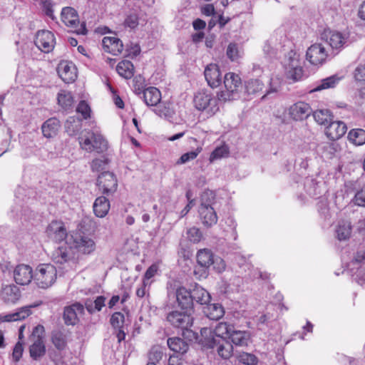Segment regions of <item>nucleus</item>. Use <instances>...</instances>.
Wrapping results in <instances>:
<instances>
[{
  "instance_id": "nucleus-29",
  "label": "nucleus",
  "mask_w": 365,
  "mask_h": 365,
  "mask_svg": "<svg viewBox=\"0 0 365 365\" xmlns=\"http://www.w3.org/2000/svg\"><path fill=\"white\" fill-rule=\"evenodd\" d=\"M203 312L207 317L212 320H218L222 318L225 314L223 307L218 303H207L206 307H204Z\"/></svg>"
},
{
  "instance_id": "nucleus-54",
  "label": "nucleus",
  "mask_w": 365,
  "mask_h": 365,
  "mask_svg": "<svg viewBox=\"0 0 365 365\" xmlns=\"http://www.w3.org/2000/svg\"><path fill=\"white\" fill-rule=\"evenodd\" d=\"M238 359L241 363L247 365H255L257 362V359L255 355L246 352L241 354Z\"/></svg>"
},
{
  "instance_id": "nucleus-16",
  "label": "nucleus",
  "mask_w": 365,
  "mask_h": 365,
  "mask_svg": "<svg viewBox=\"0 0 365 365\" xmlns=\"http://www.w3.org/2000/svg\"><path fill=\"white\" fill-rule=\"evenodd\" d=\"M41 303H34L18 309L15 312L0 314V322H13L23 320L29 317L31 309L37 307Z\"/></svg>"
},
{
  "instance_id": "nucleus-27",
  "label": "nucleus",
  "mask_w": 365,
  "mask_h": 365,
  "mask_svg": "<svg viewBox=\"0 0 365 365\" xmlns=\"http://www.w3.org/2000/svg\"><path fill=\"white\" fill-rule=\"evenodd\" d=\"M60 122L56 118H51L44 122L41 126L42 133L47 138H53L58 133Z\"/></svg>"
},
{
  "instance_id": "nucleus-22",
  "label": "nucleus",
  "mask_w": 365,
  "mask_h": 365,
  "mask_svg": "<svg viewBox=\"0 0 365 365\" xmlns=\"http://www.w3.org/2000/svg\"><path fill=\"white\" fill-rule=\"evenodd\" d=\"M83 306L80 303H75L64 309L63 319L68 325H74L78 321V317L83 313Z\"/></svg>"
},
{
  "instance_id": "nucleus-49",
  "label": "nucleus",
  "mask_w": 365,
  "mask_h": 365,
  "mask_svg": "<svg viewBox=\"0 0 365 365\" xmlns=\"http://www.w3.org/2000/svg\"><path fill=\"white\" fill-rule=\"evenodd\" d=\"M202 148L197 147L195 150L185 153L181 155L177 162V164H185L190 160L195 159L201 153Z\"/></svg>"
},
{
  "instance_id": "nucleus-43",
  "label": "nucleus",
  "mask_w": 365,
  "mask_h": 365,
  "mask_svg": "<svg viewBox=\"0 0 365 365\" xmlns=\"http://www.w3.org/2000/svg\"><path fill=\"white\" fill-rule=\"evenodd\" d=\"M264 83L259 79H250L245 83V89L248 94H256L262 91Z\"/></svg>"
},
{
  "instance_id": "nucleus-2",
  "label": "nucleus",
  "mask_w": 365,
  "mask_h": 365,
  "mask_svg": "<svg viewBox=\"0 0 365 365\" xmlns=\"http://www.w3.org/2000/svg\"><path fill=\"white\" fill-rule=\"evenodd\" d=\"M44 333L43 326L39 324L34 328L29 336V354L35 361L40 360L46 354Z\"/></svg>"
},
{
  "instance_id": "nucleus-47",
  "label": "nucleus",
  "mask_w": 365,
  "mask_h": 365,
  "mask_svg": "<svg viewBox=\"0 0 365 365\" xmlns=\"http://www.w3.org/2000/svg\"><path fill=\"white\" fill-rule=\"evenodd\" d=\"M52 343L55 347L59 350H63L66 346V335L61 331H55L52 334Z\"/></svg>"
},
{
  "instance_id": "nucleus-42",
  "label": "nucleus",
  "mask_w": 365,
  "mask_h": 365,
  "mask_svg": "<svg viewBox=\"0 0 365 365\" xmlns=\"http://www.w3.org/2000/svg\"><path fill=\"white\" fill-rule=\"evenodd\" d=\"M106 297L103 296L98 297L94 301L91 299L86 300L85 302L86 308L91 314L95 312H99L105 306Z\"/></svg>"
},
{
  "instance_id": "nucleus-57",
  "label": "nucleus",
  "mask_w": 365,
  "mask_h": 365,
  "mask_svg": "<svg viewBox=\"0 0 365 365\" xmlns=\"http://www.w3.org/2000/svg\"><path fill=\"white\" fill-rule=\"evenodd\" d=\"M324 7L328 11L337 12L341 9V0H326Z\"/></svg>"
},
{
  "instance_id": "nucleus-24",
  "label": "nucleus",
  "mask_w": 365,
  "mask_h": 365,
  "mask_svg": "<svg viewBox=\"0 0 365 365\" xmlns=\"http://www.w3.org/2000/svg\"><path fill=\"white\" fill-rule=\"evenodd\" d=\"M347 127L342 121L331 122L325 129V134L331 140L341 138L346 132Z\"/></svg>"
},
{
  "instance_id": "nucleus-31",
  "label": "nucleus",
  "mask_w": 365,
  "mask_h": 365,
  "mask_svg": "<svg viewBox=\"0 0 365 365\" xmlns=\"http://www.w3.org/2000/svg\"><path fill=\"white\" fill-rule=\"evenodd\" d=\"M214 255L209 249H201L196 255L197 262L201 267L207 269L213 263Z\"/></svg>"
},
{
  "instance_id": "nucleus-41",
  "label": "nucleus",
  "mask_w": 365,
  "mask_h": 365,
  "mask_svg": "<svg viewBox=\"0 0 365 365\" xmlns=\"http://www.w3.org/2000/svg\"><path fill=\"white\" fill-rule=\"evenodd\" d=\"M70 250L67 247H60L53 253V259L56 263L63 264L68 262L71 257Z\"/></svg>"
},
{
  "instance_id": "nucleus-17",
  "label": "nucleus",
  "mask_w": 365,
  "mask_h": 365,
  "mask_svg": "<svg viewBox=\"0 0 365 365\" xmlns=\"http://www.w3.org/2000/svg\"><path fill=\"white\" fill-rule=\"evenodd\" d=\"M13 277L16 284L20 285L29 284L31 279H34L32 268L27 264L17 265L13 272Z\"/></svg>"
},
{
  "instance_id": "nucleus-4",
  "label": "nucleus",
  "mask_w": 365,
  "mask_h": 365,
  "mask_svg": "<svg viewBox=\"0 0 365 365\" xmlns=\"http://www.w3.org/2000/svg\"><path fill=\"white\" fill-rule=\"evenodd\" d=\"M57 279V270L51 264H39L34 272V282L41 289L51 287Z\"/></svg>"
},
{
  "instance_id": "nucleus-44",
  "label": "nucleus",
  "mask_w": 365,
  "mask_h": 365,
  "mask_svg": "<svg viewBox=\"0 0 365 365\" xmlns=\"http://www.w3.org/2000/svg\"><path fill=\"white\" fill-rule=\"evenodd\" d=\"M58 102L63 108L68 109L73 105V96L68 91H61L58 94Z\"/></svg>"
},
{
  "instance_id": "nucleus-45",
  "label": "nucleus",
  "mask_w": 365,
  "mask_h": 365,
  "mask_svg": "<svg viewBox=\"0 0 365 365\" xmlns=\"http://www.w3.org/2000/svg\"><path fill=\"white\" fill-rule=\"evenodd\" d=\"M229 153V148L226 145L218 146L211 153L209 161L212 163L217 160L227 157Z\"/></svg>"
},
{
  "instance_id": "nucleus-33",
  "label": "nucleus",
  "mask_w": 365,
  "mask_h": 365,
  "mask_svg": "<svg viewBox=\"0 0 365 365\" xmlns=\"http://www.w3.org/2000/svg\"><path fill=\"white\" fill-rule=\"evenodd\" d=\"M118 73L125 79H130L134 75L133 64L128 60H123L116 66Z\"/></svg>"
},
{
  "instance_id": "nucleus-50",
  "label": "nucleus",
  "mask_w": 365,
  "mask_h": 365,
  "mask_svg": "<svg viewBox=\"0 0 365 365\" xmlns=\"http://www.w3.org/2000/svg\"><path fill=\"white\" fill-rule=\"evenodd\" d=\"M140 24L138 15L135 12L128 14L124 20V26L135 29Z\"/></svg>"
},
{
  "instance_id": "nucleus-61",
  "label": "nucleus",
  "mask_w": 365,
  "mask_h": 365,
  "mask_svg": "<svg viewBox=\"0 0 365 365\" xmlns=\"http://www.w3.org/2000/svg\"><path fill=\"white\" fill-rule=\"evenodd\" d=\"M158 271V266L155 264H152L150 266L143 277V281L145 282H153V281H150V279L153 277Z\"/></svg>"
},
{
  "instance_id": "nucleus-55",
  "label": "nucleus",
  "mask_w": 365,
  "mask_h": 365,
  "mask_svg": "<svg viewBox=\"0 0 365 365\" xmlns=\"http://www.w3.org/2000/svg\"><path fill=\"white\" fill-rule=\"evenodd\" d=\"M187 235L188 239L194 243L199 242L202 239V233L200 230L195 227L190 228L187 231Z\"/></svg>"
},
{
  "instance_id": "nucleus-36",
  "label": "nucleus",
  "mask_w": 365,
  "mask_h": 365,
  "mask_svg": "<svg viewBox=\"0 0 365 365\" xmlns=\"http://www.w3.org/2000/svg\"><path fill=\"white\" fill-rule=\"evenodd\" d=\"M217 338L215 337L214 331L208 327L202 328L199 335V344L210 347L215 343Z\"/></svg>"
},
{
  "instance_id": "nucleus-7",
  "label": "nucleus",
  "mask_w": 365,
  "mask_h": 365,
  "mask_svg": "<svg viewBox=\"0 0 365 365\" xmlns=\"http://www.w3.org/2000/svg\"><path fill=\"white\" fill-rule=\"evenodd\" d=\"M321 40L329 46L331 55L338 53L346 44L348 36L336 31H325Z\"/></svg>"
},
{
  "instance_id": "nucleus-48",
  "label": "nucleus",
  "mask_w": 365,
  "mask_h": 365,
  "mask_svg": "<svg viewBox=\"0 0 365 365\" xmlns=\"http://www.w3.org/2000/svg\"><path fill=\"white\" fill-rule=\"evenodd\" d=\"M314 120L320 125H326L331 120V115L328 110H317L314 112Z\"/></svg>"
},
{
  "instance_id": "nucleus-59",
  "label": "nucleus",
  "mask_w": 365,
  "mask_h": 365,
  "mask_svg": "<svg viewBox=\"0 0 365 365\" xmlns=\"http://www.w3.org/2000/svg\"><path fill=\"white\" fill-rule=\"evenodd\" d=\"M24 352L23 342L19 341L14 346L12 353V357L15 362L20 360Z\"/></svg>"
},
{
  "instance_id": "nucleus-37",
  "label": "nucleus",
  "mask_w": 365,
  "mask_h": 365,
  "mask_svg": "<svg viewBox=\"0 0 365 365\" xmlns=\"http://www.w3.org/2000/svg\"><path fill=\"white\" fill-rule=\"evenodd\" d=\"M168 346L175 353L184 354L188 349L187 344L178 337L169 338L168 339Z\"/></svg>"
},
{
  "instance_id": "nucleus-12",
  "label": "nucleus",
  "mask_w": 365,
  "mask_h": 365,
  "mask_svg": "<svg viewBox=\"0 0 365 365\" xmlns=\"http://www.w3.org/2000/svg\"><path fill=\"white\" fill-rule=\"evenodd\" d=\"M192 312L187 310L184 312L173 311L168 314L167 319L173 326L182 329L190 327L193 322Z\"/></svg>"
},
{
  "instance_id": "nucleus-32",
  "label": "nucleus",
  "mask_w": 365,
  "mask_h": 365,
  "mask_svg": "<svg viewBox=\"0 0 365 365\" xmlns=\"http://www.w3.org/2000/svg\"><path fill=\"white\" fill-rule=\"evenodd\" d=\"M143 99L147 106H156L161 99V93L158 88L149 87L143 91Z\"/></svg>"
},
{
  "instance_id": "nucleus-30",
  "label": "nucleus",
  "mask_w": 365,
  "mask_h": 365,
  "mask_svg": "<svg viewBox=\"0 0 365 365\" xmlns=\"http://www.w3.org/2000/svg\"><path fill=\"white\" fill-rule=\"evenodd\" d=\"M228 339H230L232 343L235 346H244L248 344L250 336L249 332L245 331L235 330L233 327Z\"/></svg>"
},
{
  "instance_id": "nucleus-5",
  "label": "nucleus",
  "mask_w": 365,
  "mask_h": 365,
  "mask_svg": "<svg viewBox=\"0 0 365 365\" xmlns=\"http://www.w3.org/2000/svg\"><path fill=\"white\" fill-rule=\"evenodd\" d=\"M211 197L214 199L212 192H205L201 197V204L199 207V215L202 224L207 227H212L217 222V215L212 206L210 201L207 200Z\"/></svg>"
},
{
  "instance_id": "nucleus-26",
  "label": "nucleus",
  "mask_w": 365,
  "mask_h": 365,
  "mask_svg": "<svg viewBox=\"0 0 365 365\" xmlns=\"http://www.w3.org/2000/svg\"><path fill=\"white\" fill-rule=\"evenodd\" d=\"M213 344L211 348L215 349L218 355L222 359H227L233 355V346L227 339H217L216 342Z\"/></svg>"
},
{
  "instance_id": "nucleus-11",
  "label": "nucleus",
  "mask_w": 365,
  "mask_h": 365,
  "mask_svg": "<svg viewBox=\"0 0 365 365\" xmlns=\"http://www.w3.org/2000/svg\"><path fill=\"white\" fill-rule=\"evenodd\" d=\"M331 55L330 51L326 48L322 43L312 45L307 51V59L313 65H322Z\"/></svg>"
},
{
  "instance_id": "nucleus-25",
  "label": "nucleus",
  "mask_w": 365,
  "mask_h": 365,
  "mask_svg": "<svg viewBox=\"0 0 365 365\" xmlns=\"http://www.w3.org/2000/svg\"><path fill=\"white\" fill-rule=\"evenodd\" d=\"M102 45L106 52L115 56L120 54L123 49L122 41L116 36L103 37L102 40Z\"/></svg>"
},
{
  "instance_id": "nucleus-8",
  "label": "nucleus",
  "mask_w": 365,
  "mask_h": 365,
  "mask_svg": "<svg viewBox=\"0 0 365 365\" xmlns=\"http://www.w3.org/2000/svg\"><path fill=\"white\" fill-rule=\"evenodd\" d=\"M224 85L226 91L219 92L217 98L219 101H230L232 98V96L238 93L242 87L241 78L235 73L229 72L225 76Z\"/></svg>"
},
{
  "instance_id": "nucleus-60",
  "label": "nucleus",
  "mask_w": 365,
  "mask_h": 365,
  "mask_svg": "<svg viewBox=\"0 0 365 365\" xmlns=\"http://www.w3.org/2000/svg\"><path fill=\"white\" fill-rule=\"evenodd\" d=\"M182 336L190 341H196L199 343V334L190 329L189 327L182 329Z\"/></svg>"
},
{
  "instance_id": "nucleus-19",
  "label": "nucleus",
  "mask_w": 365,
  "mask_h": 365,
  "mask_svg": "<svg viewBox=\"0 0 365 365\" xmlns=\"http://www.w3.org/2000/svg\"><path fill=\"white\" fill-rule=\"evenodd\" d=\"M288 113L292 120L299 121L307 118L310 115L312 108L308 103L299 101L289 108Z\"/></svg>"
},
{
  "instance_id": "nucleus-39",
  "label": "nucleus",
  "mask_w": 365,
  "mask_h": 365,
  "mask_svg": "<svg viewBox=\"0 0 365 365\" xmlns=\"http://www.w3.org/2000/svg\"><path fill=\"white\" fill-rule=\"evenodd\" d=\"M349 141L355 145L365 143V130L361 128L352 129L348 134Z\"/></svg>"
},
{
  "instance_id": "nucleus-38",
  "label": "nucleus",
  "mask_w": 365,
  "mask_h": 365,
  "mask_svg": "<svg viewBox=\"0 0 365 365\" xmlns=\"http://www.w3.org/2000/svg\"><path fill=\"white\" fill-rule=\"evenodd\" d=\"M233 326L226 322H220L215 327L214 331L215 337L217 339H227L232 331Z\"/></svg>"
},
{
  "instance_id": "nucleus-52",
  "label": "nucleus",
  "mask_w": 365,
  "mask_h": 365,
  "mask_svg": "<svg viewBox=\"0 0 365 365\" xmlns=\"http://www.w3.org/2000/svg\"><path fill=\"white\" fill-rule=\"evenodd\" d=\"M227 56L232 61L237 60L240 56L241 52L239 46L235 43H230L227 48Z\"/></svg>"
},
{
  "instance_id": "nucleus-13",
  "label": "nucleus",
  "mask_w": 365,
  "mask_h": 365,
  "mask_svg": "<svg viewBox=\"0 0 365 365\" xmlns=\"http://www.w3.org/2000/svg\"><path fill=\"white\" fill-rule=\"evenodd\" d=\"M46 233L47 237L56 242H61L68 237L67 229L62 221L53 220L46 227Z\"/></svg>"
},
{
  "instance_id": "nucleus-46",
  "label": "nucleus",
  "mask_w": 365,
  "mask_h": 365,
  "mask_svg": "<svg viewBox=\"0 0 365 365\" xmlns=\"http://www.w3.org/2000/svg\"><path fill=\"white\" fill-rule=\"evenodd\" d=\"M340 81V78L336 76H331L327 78L322 80L321 83L317 86L314 91H321L323 89H327L334 88Z\"/></svg>"
},
{
  "instance_id": "nucleus-63",
  "label": "nucleus",
  "mask_w": 365,
  "mask_h": 365,
  "mask_svg": "<svg viewBox=\"0 0 365 365\" xmlns=\"http://www.w3.org/2000/svg\"><path fill=\"white\" fill-rule=\"evenodd\" d=\"M354 201V203L359 206H365V188L356 192Z\"/></svg>"
},
{
  "instance_id": "nucleus-15",
  "label": "nucleus",
  "mask_w": 365,
  "mask_h": 365,
  "mask_svg": "<svg viewBox=\"0 0 365 365\" xmlns=\"http://www.w3.org/2000/svg\"><path fill=\"white\" fill-rule=\"evenodd\" d=\"M97 185L102 193L110 195L117 190V180L115 175L110 172L102 173L97 179Z\"/></svg>"
},
{
  "instance_id": "nucleus-40",
  "label": "nucleus",
  "mask_w": 365,
  "mask_h": 365,
  "mask_svg": "<svg viewBox=\"0 0 365 365\" xmlns=\"http://www.w3.org/2000/svg\"><path fill=\"white\" fill-rule=\"evenodd\" d=\"M81 128V120L75 116L69 117L65 123V129L69 135H76Z\"/></svg>"
},
{
  "instance_id": "nucleus-56",
  "label": "nucleus",
  "mask_w": 365,
  "mask_h": 365,
  "mask_svg": "<svg viewBox=\"0 0 365 365\" xmlns=\"http://www.w3.org/2000/svg\"><path fill=\"white\" fill-rule=\"evenodd\" d=\"M76 111L81 113L84 119H87L90 117L91 108L87 103L84 101H81L78 103Z\"/></svg>"
},
{
  "instance_id": "nucleus-62",
  "label": "nucleus",
  "mask_w": 365,
  "mask_h": 365,
  "mask_svg": "<svg viewBox=\"0 0 365 365\" xmlns=\"http://www.w3.org/2000/svg\"><path fill=\"white\" fill-rule=\"evenodd\" d=\"M107 164V160L106 159H95L92 161L91 163V169L93 171H100L104 169L106 165Z\"/></svg>"
},
{
  "instance_id": "nucleus-64",
  "label": "nucleus",
  "mask_w": 365,
  "mask_h": 365,
  "mask_svg": "<svg viewBox=\"0 0 365 365\" xmlns=\"http://www.w3.org/2000/svg\"><path fill=\"white\" fill-rule=\"evenodd\" d=\"M354 78L358 81H365V65H359L356 67Z\"/></svg>"
},
{
  "instance_id": "nucleus-14",
  "label": "nucleus",
  "mask_w": 365,
  "mask_h": 365,
  "mask_svg": "<svg viewBox=\"0 0 365 365\" xmlns=\"http://www.w3.org/2000/svg\"><path fill=\"white\" fill-rule=\"evenodd\" d=\"M34 43L39 50L44 53H49L53 49L56 41L52 32L42 30L37 32Z\"/></svg>"
},
{
  "instance_id": "nucleus-20",
  "label": "nucleus",
  "mask_w": 365,
  "mask_h": 365,
  "mask_svg": "<svg viewBox=\"0 0 365 365\" xmlns=\"http://www.w3.org/2000/svg\"><path fill=\"white\" fill-rule=\"evenodd\" d=\"M57 71L60 78L67 83L73 82L76 78V69L73 63L63 61L58 66Z\"/></svg>"
},
{
  "instance_id": "nucleus-58",
  "label": "nucleus",
  "mask_w": 365,
  "mask_h": 365,
  "mask_svg": "<svg viewBox=\"0 0 365 365\" xmlns=\"http://www.w3.org/2000/svg\"><path fill=\"white\" fill-rule=\"evenodd\" d=\"M212 265H213L214 269L218 273H222L226 269V264L220 257L214 256Z\"/></svg>"
},
{
  "instance_id": "nucleus-35",
  "label": "nucleus",
  "mask_w": 365,
  "mask_h": 365,
  "mask_svg": "<svg viewBox=\"0 0 365 365\" xmlns=\"http://www.w3.org/2000/svg\"><path fill=\"white\" fill-rule=\"evenodd\" d=\"M192 297L193 301L200 304H207L211 299L209 292L200 286H195L192 290Z\"/></svg>"
},
{
  "instance_id": "nucleus-21",
  "label": "nucleus",
  "mask_w": 365,
  "mask_h": 365,
  "mask_svg": "<svg viewBox=\"0 0 365 365\" xmlns=\"http://www.w3.org/2000/svg\"><path fill=\"white\" fill-rule=\"evenodd\" d=\"M204 75L207 84L211 88H217L221 84V73L217 64L210 63L207 65L205 68Z\"/></svg>"
},
{
  "instance_id": "nucleus-6",
  "label": "nucleus",
  "mask_w": 365,
  "mask_h": 365,
  "mask_svg": "<svg viewBox=\"0 0 365 365\" xmlns=\"http://www.w3.org/2000/svg\"><path fill=\"white\" fill-rule=\"evenodd\" d=\"M70 248H73L81 254L90 255L96 249V243L91 237L79 233L71 235L66 240Z\"/></svg>"
},
{
  "instance_id": "nucleus-34",
  "label": "nucleus",
  "mask_w": 365,
  "mask_h": 365,
  "mask_svg": "<svg viewBox=\"0 0 365 365\" xmlns=\"http://www.w3.org/2000/svg\"><path fill=\"white\" fill-rule=\"evenodd\" d=\"M351 230L352 228L350 222L347 220H341L339 222L336 228L337 239L340 241L349 239L351 234Z\"/></svg>"
},
{
  "instance_id": "nucleus-9",
  "label": "nucleus",
  "mask_w": 365,
  "mask_h": 365,
  "mask_svg": "<svg viewBox=\"0 0 365 365\" xmlns=\"http://www.w3.org/2000/svg\"><path fill=\"white\" fill-rule=\"evenodd\" d=\"M61 20L71 31L77 34H86V25L84 23H80L78 13L73 8H63L61 11Z\"/></svg>"
},
{
  "instance_id": "nucleus-10",
  "label": "nucleus",
  "mask_w": 365,
  "mask_h": 365,
  "mask_svg": "<svg viewBox=\"0 0 365 365\" xmlns=\"http://www.w3.org/2000/svg\"><path fill=\"white\" fill-rule=\"evenodd\" d=\"M286 76L293 82L300 81L303 78L304 72L299 62V55L291 51L288 53L287 59L284 63Z\"/></svg>"
},
{
  "instance_id": "nucleus-28",
  "label": "nucleus",
  "mask_w": 365,
  "mask_h": 365,
  "mask_svg": "<svg viewBox=\"0 0 365 365\" xmlns=\"http://www.w3.org/2000/svg\"><path fill=\"white\" fill-rule=\"evenodd\" d=\"M94 214L98 217H104L110 210L109 200L104 196L97 197L93 203Z\"/></svg>"
},
{
  "instance_id": "nucleus-51",
  "label": "nucleus",
  "mask_w": 365,
  "mask_h": 365,
  "mask_svg": "<svg viewBox=\"0 0 365 365\" xmlns=\"http://www.w3.org/2000/svg\"><path fill=\"white\" fill-rule=\"evenodd\" d=\"M110 324L114 329L124 328L125 316L121 312H115L110 318Z\"/></svg>"
},
{
  "instance_id": "nucleus-23",
  "label": "nucleus",
  "mask_w": 365,
  "mask_h": 365,
  "mask_svg": "<svg viewBox=\"0 0 365 365\" xmlns=\"http://www.w3.org/2000/svg\"><path fill=\"white\" fill-rule=\"evenodd\" d=\"M175 296L178 305L182 309L193 312L192 291L190 292L182 287H178L175 291Z\"/></svg>"
},
{
  "instance_id": "nucleus-18",
  "label": "nucleus",
  "mask_w": 365,
  "mask_h": 365,
  "mask_svg": "<svg viewBox=\"0 0 365 365\" xmlns=\"http://www.w3.org/2000/svg\"><path fill=\"white\" fill-rule=\"evenodd\" d=\"M19 288L14 284H2L0 291V298L7 304H15L21 298Z\"/></svg>"
},
{
  "instance_id": "nucleus-53",
  "label": "nucleus",
  "mask_w": 365,
  "mask_h": 365,
  "mask_svg": "<svg viewBox=\"0 0 365 365\" xmlns=\"http://www.w3.org/2000/svg\"><path fill=\"white\" fill-rule=\"evenodd\" d=\"M151 282L144 281L137 287L135 294L138 298L149 297Z\"/></svg>"
},
{
  "instance_id": "nucleus-1",
  "label": "nucleus",
  "mask_w": 365,
  "mask_h": 365,
  "mask_svg": "<svg viewBox=\"0 0 365 365\" xmlns=\"http://www.w3.org/2000/svg\"><path fill=\"white\" fill-rule=\"evenodd\" d=\"M218 98L206 91H200L194 96L195 108L207 117L214 115L219 110Z\"/></svg>"
},
{
  "instance_id": "nucleus-3",
  "label": "nucleus",
  "mask_w": 365,
  "mask_h": 365,
  "mask_svg": "<svg viewBox=\"0 0 365 365\" xmlns=\"http://www.w3.org/2000/svg\"><path fill=\"white\" fill-rule=\"evenodd\" d=\"M79 143L82 149L91 153L96 151L103 153L107 149V141L98 131H86L79 138Z\"/></svg>"
}]
</instances>
